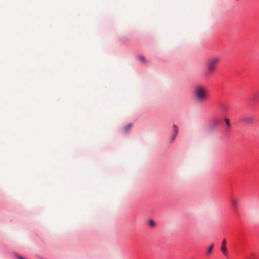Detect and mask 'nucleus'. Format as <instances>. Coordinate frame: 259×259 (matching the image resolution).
<instances>
[{"mask_svg":"<svg viewBox=\"0 0 259 259\" xmlns=\"http://www.w3.org/2000/svg\"><path fill=\"white\" fill-rule=\"evenodd\" d=\"M148 224L151 227H154L156 225L155 222L152 219L149 220Z\"/></svg>","mask_w":259,"mask_h":259,"instance_id":"9","label":"nucleus"},{"mask_svg":"<svg viewBox=\"0 0 259 259\" xmlns=\"http://www.w3.org/2000/svg\"><path fill=\"white\" fill-rule=\"evenodd\" d=\"M220 59L218 57H214L207 60L206 62V71L205 75L206 76H209L210 74L214 72L215 67L219 63Z\"/></svg>","mask_w":259,"mask_h":259,"instance_id":"2","label":"nucleus"},{"mask_svg":"<svg viewBox=\"0 0 259 259\" xmlns=\"http://www.w3.org/2000/svg\"><path fill=\"white\" fill-rule=\"evenodd\" d=\"M213 244H212L211 245H210L208 247V250H207V254H210L211 252L212 248H213Z\"/></svg>","mask_w":259,"mask_h":259,"instance_id":"10","label":"nucleus"},{"mask_svg":"<svg viewBox=\"0 0 259 259\" xmlns=\"http://www.w3.org/2000/svg\"><path fill=\"white\" fill-rule=\"evenodd\" d=\"M132 125V123H128L127 125L123 127L122 131L124 132L125 133H127L128 131V130L131 127Z\"/></svg>","mask_w":259,"mask_h":259,"instance_id":"8","label":"nucleus"},{"mask_svg":"<svg viewBox=\"0 0 259 259\" xmlns=\"http://www.w3.org/2000/svg\"><path fill=\"white\" fill-rule=\"evenodd\" d=\"M226 243V240L225 239H224L222 241V244L221 246V251L225 254H226V253H227V248L225 246Z\"/></svg>","mask_w":259,"mask_h":259,"instance_id":"7","label":"nucleus"},{"mask_svg":"<svg viewBox=\"0 0 259 259\" xmlns=\"http://www.w3.org/2000/svg\"><path fill=\"white\" fill-rule=\"evenodd\" d=\"M138 58H139V59L141 61H142V62H144V63H145V62H146V59H145V57L144 56H139L138 57Z\"/></svg>","mask_w":259,"mask_h":259,"instance_id":"11","label":"nucleus"},{"mask_svg":"<svg viewBox=\"0 0 259 259\" xmlns=\"http://www.w3.org/2000/svg\"><path fill=\"white\" fill-rule=\"evenodd\" d=\"M15 256L17 259H26L25 257L17 253H15Z\"/></svg>","mask_w":259,"mask_h":259,"instance_id":"12","label":"nucleus"},{"mask_svg":"<svg viewBox=\"0 0 259 259\" xmlns=\"http://www.w3.org/2000/svg\"><path fill=\"white\" fill-rule=\"evenodd\" d=\"M242 120L246 123L252 124L254 123V120L251 117H245L243 118Z\"/></svg>","mask_w":259,"mask_h":259,"instance_id":"6","label":"nucleus"},{"mask_svg":"<svg viewBox=\"0 0 259 259\" xmlns=\"http://www.w3.org/2000/svg\"><path fill=\"white\" fill-rule=\"evenodd\" d=\"M231 206H232V208L233 209V210L234 211H236L237 210V206H238L237 200L236 199L232 198H231Z\"/></svg>","mask_w":259,"mask_h":259,"instance_id":"5","label":"nucleus"},{"mask_svg":"<svg viewBox=\"0 0 259 259\" xmlns=\"http://www.w3.org/2000/svg\"><path fill=\"white\" fill-rule=\"evenodd\" d=\"M219 123L220 122L218 119L216 118L211 119L206 127V131L208 133H212L215 131L217 130Z\"/></svg>","mask_w":259,"mask_h":259,"instance_id":"3","label":"nucleus"},{"mask_svg":"<svg viewBox=\"0 0 259 259\" xmlns=\"http://www.w3.org/2000/svg\"><path fill=\"white\" fill-rule=\"evenodd\" d=\"M178 133H179V128H178V126L176 124H174L173 125V129H172V131L171 132V137L170 140V143H172L175 141Z\"/></svg>","mask_w":259,"mask_h":259,"instance_id":"4","label":"nucleus"},{"mask_svg":"<svg viewBox=\"0 0 259 259\" xmlns=\"http://www.w3.org/2000/svg\"><path fill=\"white\" fill-rule=\"evenodd\" d=\"M194 96L197 101L203 102L207 98V91L203 86L197 85L194 89Z\"/></svg>","mask_w":259,"mask_h":259,"instance_id":"1","label":"nucleus"},{"mask_svg":"<svg viewBox=\"0 0 259 259\" xmlns=\"http://www.w3.org/2000/svg\"><path fill=\"white\" fill-rule=\"evenodd\" d=\"M225 120L227 125L229 127L230 126L231 123H230V119L228 118H225Z\"/></svg>","mask_w":259,"mask_h":259,"instance_id":"13","label":"nucleus"},{"mask_svg":"<svg viewBox=\"0 0 259 259\" xmlns=\"http://www.w3.org/2000/svg\"><path fill=\"white\" fill-rule=\"evenodd\" d=\"M245 259H254V257L252 254H250V255L246 256Z\"/></svg>","mask_w":259,"mask_h":259,"instance_id":"14","label":"nucleus"}]
</instances>
